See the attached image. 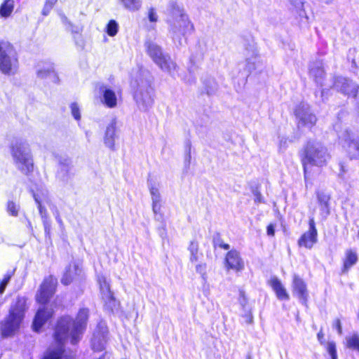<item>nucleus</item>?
I'll use <instances>...</instances> for the list:
<instances>
[{"label": "nucleus", "mask_w": 359, "mask_h": 359, "mask_svg": "<svg viewBox=\"0 0 359 359\" xmlns=\"http://www.w3.org/2000/svg\"><path fill=\"white\" fill-rule=\"evenodd\" d=\"M88 317V310L82 309L79 311L74 321L68 316L62 318L58 321L55 332V339L59 347L56 350H48L43 359H68L63 355L62 345L68 340H70L72 344L80 340L81 335L86 328Z\"/></svg>", "instance_id": "obj_1"}, {"label": "nucleus", "mask_w": 359, "mask_h": 359, "mask_svg": "<svg viewBox=\"0 0 359 359\" xmlns=\"http://www.w3.org/2000/svg\"><path fill=\"white\" fill-rule=\"evenodd\" d=\"M333 88L349 97H355L358 92V85L345 77L339 76L334 80Z\"/></svg>", "instance_id": "obj_12"}, {"label": "nucleus", "mask_w": 359, "mask_h": 359, "mask_svg": "<svg viewBox=\"0 0 359 359\" xmlns=\"http://www.w3.org/2000/svg\"><path fill=\"white\" fill-rule=\"evenodd\" d=\"M267 235L270 236H273L275 234V226L273 224H270L267 226L266 229Z\"/></svg>", "instance_id": "obj_45"}, {"label": "nucleus", "mask_w": 359, "mask_h": 359, "mask_svg": "<svg viewBox=\"0 0 359 359\" xmlns=\"http://www.w3.org/2000/svg\"><path fill=\"white\" fill-rule=\"evenodd\" d=\"M334 328H335L338 333L341 334L342 333L341 324L339 319H336L333 324Z\"/></svg>", "instance_id": "obj_42"}, {"label": "nucleus", "mask_w": 359, "mask_h": 359, "mask_svg": "<svg viewBox=\"0 0 359 359\" xmlns=\"http://www.w3.org/2000/svg\"><path fill=\"white\" fill-rule=\"evenodd\" d=\"M217 245L219 248H223V249H224V250H229V248H230V246H229V244L224 243L222 241H218L217 242Z\"/></svg>", "instance_id": "obj_47"}, {"label": "nucleus", "mask_w": 359, "mask_h": 359, "mask_svg": "<svg viewBox=\"0 0 359 359\" xmlns=\"http://www.w3.org/2000/svg\"><path fill=\"white\" fill-rule=\"evenodd\" d=\"M57 285L56 278L53 276L46 278L42 283L39 292L36 294V300L41 304H46L53 296Z\"/></svg>", "instance_id": "obj_13"}, {"label": "nucleus", "mask_w": 359, "mask_h": 359, "mask_svg": "<svg viewBox=\"0 0 359 359\" xmlns=\"http://www.w3.org/2000/svg\"><path fill=\"white\" fill-rule=\"evenodd\" d=\"M121 6L130 12L139 11L142 7V0H118Z\"/></svg>", "instance_id": "obj_26"}, {"label": "nucleus", "mask_w": 359, "mask_h": 359, "mask_svg": "<svg viewBox=\"0 0 359 359\" xmlns=\"http://www.w3.org/2000/svg\"><path fill=\"white\" fill-rule=\"evenodd\" d=\"M118 29V25L115 20H110L107 26V33L110 36H115Z\"/></svg>", "instance_id": "obj_33"}, {"label": "nucleus", "mask_w": 359, "mask_h": 359, "mask_svg": "<svg viewBox=\"0 0 359 359\" xmlns=\"http://www.w3.org/2000/svg\"><path fill=\"white\" fill-rule=\"evenodd\" d=\"M19 208V205L13 201L8 202L7 211L11 215L16 217L18 215Z\"/></svg>", "instance_id": "obj_34"}, {"label": "nucleus", "mask_w": 359, "mask_h": 359, "mask_svg": "<svg viewBox=\"0 0 359 359\" xmlns=\"http://www.w3.org/2000/svg\"><path fill=\"white\" fill-rule=\"evenodd\" d=\"M11 276H12V274L11 273H6L4 276L2 281L0 283V294L4 293L8 283H9V281L11 280Z\"/></svg>", "instance_id": "obj_36"}, {"label": "nucleus", "mask_w": 359, "mask_h": 359, "mask_svg": "<svg viewBox=\"0 0 359 359\" xmlns=\"http://www.w3.org/2000/svg\"><path fill=\"white\" fill-rule=\"evenodd\" d=\"M145 46L147 54L152 59L154 62L158 65L161 70L173 76L177 71L178 67L170 55L163 53L161 48L154 43L147 42Z\"/></svg>", "instance_id": "obj_7"}, {"label": "nucleus", "mask_w": 359, "mask_h": 359, "mask_svg": "<svg viewBox=\"0 0 359 359\" xmlns=\"http://www.w3.org/2000/svg\"><path fill=\"white\" fill-rule=\"evenodd\" d=\"M346 346L349 348H353L359 351V336L354 334L346 337Z\"/></svg>", "instance_id": "obj_31"}, {"label": "nucleus", "mask_w": 359, "mask_h": 359, "mask_svg": "<svg viewBox=\"0 0 359 359\" xmlns=\"http://www.w3.org/2000/svg\"><path fill=\"white\" fill-rule=\"evenodd\" d=\"M324 70L320 65H315L310 69V75L316 83H320L324 76Z\"/></svg>", "instance_id": "obj_29"}, {"label": "nucleus", "mask_w": 359, "mask_h": 359, "mask_svg": "<svg viewBox=\"0 0 359 359\" xmlns=\"http://www.w3.org/2000/svg\"><path fill=\"white\" fill-rule=\"evenodd\" d=\"M340 143L350 159L359 160V137L350 130H345L339 135Z\"/></svg>", "instance_id": "obj_9"}, {"label": "nucleus", "mask_w": 359, "mask_h": 359, "mask_svg": "<svg viewBox=\"0 0 359 359\" xmlns=\"http://www.w3.org/2000/svg\"><path fill=\"white\" fill-rule=\"evenodd\" d=\"M323 337V334L322 333V332H319L318 333V339L320 341Z\"/></svg>", "instance_id": "obj_52"}, {"label": "nucleus", "mask_w": 359, "mask_h": 359, "mask_svg": "<svg viewBox=\"0 0 359 359\" xmlns=\"http://www.w3.org/2000/svg\"><path fill=\"white\" fill-rule=\"evenodd\" d=\"M252 316H249V317H248V323H252Z\"/></svg>", "instance_id": "obj_53"}, {"label": "nucleus", "mask_w": 359, "mask_h": 359, "mask_svg": "<svg viewBox=\"0 0 359 359\" xmlns=\"http://www.w3.org/2000/svg\"><path fill=\"white\" fill-rule=\"evenodd\" d=\"M27 309V299L19 297L9 310L8 316L1 323V332L4 337L13 334L19 328Z\"/></svg>", "instance_id": "obj_4"}, {"label": "nucleus", "mask_w": 359, "mask_h": 359, "mask_svg": "<svg viewBox=\"0 0 359 359\" xmlns=\"http://www.w3.org/2000/svg\"><path fill=\"white\" fill-rule=\"evenodd\" d=\"M72 114L76 120H80L81 114L78 104L76 103H72L70 106Z\"/></svg>", "instance_id": "obj_38"}, {"label": "nucleus", "mask_w": 359, "mask_h": 359, "mask_svg": "<svg viewBox=\"0 0 359 359\" xmlns=\"http://www.w3.org/2000/svg\"><path fill=\"white\" fill-rule=\"evenodd\" d=\"M57 0H46V4L53 6L55 4V3L57 2Z\"/></svg>", "instance_id": "obj_49"}, {"label": "nucleus", "mask_w": 359, "mask_h": 359, "mask_svg": "<svg viewBox=\"0 0 359 359\" xmlns=\"http://www.w3.org/2000/svg\"><path fill=\"white\" fill-rule=\"evenodd\" d=\"M7 44V43L0 42V52L1 51V48H5Z\"/></svg>", "instance_id": "obj_51"}, {"label": "nucleus", "mask_w": 359, "mask_h": 359, "mask_svg": "<svg viewBox=\"0 0 359 359\" xmlns=\"http://www.w3.org/2000/svg\"><path fill=\"white\" fill-rule=\"evenodd\" d=\"M148 187L152 201V210L155 218L158 220L161 219V196L159 191L160 184L153 179L148 180Z\"/></svg>", "instance_id": "obj_11"}, {"label": "nucleus", "mask_w": 359, "mask_h": 359, "mask_svg": "<svg viewBox=\"0 0 359 359\" xmlns=\"http://www.w3.org/2000/svg\"><path fill=\"white\" fill-rule=\"evenodd\" d=\"M239 302H240L241 305L244 308L247 303V299H246L243 292H241V294H240Z\"/></svg>", "instance_id": "obj_46"}, {"label": "nucleus", "mask_w": 359, "mask_h": 359, "mask_svg": "<svg viewBox=\"0 0 359 359\" xmlns=\"http://www.w3.org/2000/svg\"><path fill=\"white\" fill-rule=\"evenodd\" d=\"M292 294L297 297L302 304H306L309 297L307 286L304 280L297 275H294L292 283Z\"/></svg>", "instance_id": "obj_17"}, {"label": "nucleus", "mask_w": 359, "mask_h": 359, "mask_svg": "<svg viewBox=\"0 0 359 359\" xmlns=\"http://www.w3.org/2000/svg\"><path fill=\"white\" fill-rule=\"evenodd\" d=\"M91 342L92 347L95 351H100L104 348L107 342V331L104 326L102 327L101 332L94 333Z\"/></svg>", "instance_id": "obj_24"}, {"label": "nucleus", "mask_w": 359, "mask_h": 359, "mask_svg": "<svg viewBox=\"0 0 359 359\" xmlns=\"http://www.w3.org/2000/svg\"><path fill=\"white\" fill-rule=\"evenodd\" d=\"M358 261V255L356 252L353 250H347L345 253V258L344 259V269L343 271L345 272L353 266Z\"/></svg>", "instance_id": "obj_27"}, {"label": "nucleus", "mask_w": 359, "mask_h": 359, "mask_svg": "<svg viewBox=\"0 0 359 359\" xmlns=\"http://www.w3.org/2000/svg\"><path fill=\"white\" fill-rule=\"evenodd\" d=\"M53 315V311L48 309H39L35 316L33 322V329L36 332H39L46 320Z\"/></svg>", "instance_id": "obj_21"}, {"label": "nucleus", "mask_w": 359, "mask_h": 359, "mask_svg": "<svg viewBox=\"0 0 359 359\" xmlns=\"http://www.w3.org/2000/svg\"><path fill=\"white\" fill-rule=\"evenodd\" d=\"M341 172L339 173L340 176H342L344 173H345L346 170L344 169V166L343 165H341Z\"/></svg>", "instance_id": "obj_50"}, {"label": "nucleus", "mask_w": 359, "mask_h": 359, "mask_svg": "<svg viewBox=\"0 0 359 359\" xmlns=\"http://www.w3.org/2000/svg\"><path fill=\"white\" fill-rule=\"evenodd\" d=\"M116 137V120L113 118L107 126L104 136V143L106 147L111 150L115 148V139Z\"/></svg>", "instance_id": "obj_20"}, {"label": "nucleus", "mask_w": 359, "mask_h": 359, "mask_svg": "<svg viewBox=\"0 0 359 359\" xmlns=\"http://www.w3.org/2000/svg\"><path fill=\"white\" fill-rule=\"evenodd\" d=\"M326 350L332 359H337L336 344L334 341H329L327 344Z\"/></svg>", "instance_id": "obj_35"}, {"label": "nucleus", "mask_w": 359, "mask_h": 359, "mask_svg": "<svg viewBox=\"0 0 359 359\" xmlns=\"http://www.w3.org/2000/svg\"><path fill=\"white\" fill-rule=\"evenodd\" d=\"M191 154L190 151H189L185 156V164L186 166H189L190 162H191Z\"/></svg>", "instance_id": "obj_48"}, {"label": "nucleus", "mask_w": 359, "mask_h": 359, "mask_svg": "<svg viewBox=\"0 0 359 359\" xmlns=\"http://www.w3.org/2000/svg\"><path fill=\"white\" fill-rule=\"evenodd\" d=\"M196 271L197 273H200L203 278H205L206 276V264H198L196 266Z\"/></svg>", "instance_id": "obj_40"}, {"label": "nucleus", "mask_w": 359, "mask_h": 359, "mask_svg": "<svg viewBox=\"0 0 359 359\" xmlns=\"http://www.w3.org/2000/svg\"><path fill=\"white\" fill-rule=\"evenodd\" d=\"M225 262L228 269L239 271L244 268V262L236 250L229 251L226 255Z\"/></svg>", "instance_id": "obj_19"}, {"label": "nucleus", "mask_w": 359, "mask_h": 359, "mask_svg": "<svg viewBox=\"0 0 359 359\" xmlns=\"http://www.w3.org/2000/svg\"><path fill=\"white\" fill-rule=\"evenodd\" d=\"M97 282L100 285L102 299L104 300L106 306L109 309L112 310L113 308L116 306V300L110 290L109 284L106 277L104 276H99L97 278Z\"/></svg>", "instance_id": "obj_16"}, {"label": "nucleus", "mask_w": 359, "mask_h": 359, "mask_svg": "<svg viewBox=\"0 0 359 359\" xmlns=\"http://www.w3.org/2000/svg\"><path fill=\"white\" fill-rule=\"evenodd\" d=\"M135 89L134 99L140 110L146 111L154 103V88L150 82L142 76L132 81Z\"/></svg>", "instance_id": "obj_6"}, {"label": "nucleus", "mask_w": 359, "mask_h": 359, "mask_svg": "<svg viewBox=\"0 0 359 359\" xmlns=\"http://www.w3.org/2000/svg\"><path fill=\"white\" fill-rule=\"evenodd\" d=\"M11 156L16 168L27 174L33 170V160L28 142L23 139H15L11 145Z\"/></svg>", "instance_id": "obj_5"}, {"label": "nucleus", "mask_w": 359, "mask_h": 359, "mask_svg": "<svg viewBox=\"0 0 359 359\" xmlns=\"http://www.w3.org/2000/svg\"><path fill=\"white\" fill-rule=\"evenodd\" d=\"M290 3L294 6V8L297 10V12L302 15V12H303L304 3L302 0H290Z\"/></svg>", "instance_id": "obj_37"}, {"label": "nucleus", "mask_w": 359, "mask_h": 359, "mask_svg": "<svg viewBox=\"0 0 359 359\" xmlns=\"http://www.w3.org/2000/svg\"><path fill=\"white\" fill-rule=\"evenodd\" d=\"M53 6L47 4L45 3L43 8L42 10V14L43 15H48V13H50V11L53 8Z\"/></svg>", "instance_id": "obj_44"}, {"label": "nucleus", "mask_w": 359, "mask_h": 359, "mask_svg": "<svg viewBox=\"0 0 359 359\" xmlns=\"http://www.w3.org/2000/svg\"><path fill=\"white\" fill-rule=\"evenodd\" d=\"M57 221H58V222H61V219H60L57 218Z\"/></svg>", "instance_id": "obj_54"}, {"label": "nucleus", "mask_w": 359, "mask_h": 359, "mask_svg": "<svg viewBox=\"0 0 359 359\" xmlns=\"http://www.w3.org/2000/svg\"><path fill=\"white\" fill-rule=\"evenodd\" d=\"M34 198L36 203L38 205V209L41 217L42 219V222L44 226V230L46 233L49 234L50 231V222L49 219L48 214L46 208L43 205V203L49 204L50 199L48 196L47 194L41 193L34 194Z\"/></svg>", "instance_id": "obj_14"}, {"label": "nucleus", "mask_w": 359, "mask_h": 359, "mask_svg": "<svg viewBox=\"0 0 359 359\" xmlns=\"http://www.w3.org/2000/svg\"><path fill=\"white\" fill-rule=\"evenodd\" d=\"M168 23L172 39L174 43L178 46L182 44V36L194 30V25L184 8L176 3H171L170 5Z\"/></svg>", "instance_id": "obj_2"}, {"label": "nucleus", "mask_w": 359, "mask_h": 359, "mask_svg": "<svg viewBox=\"0 0 359 359\" xmlns=\"http://www.w3.org/2000/svg\"><path fill=\"white\" fill-rule=\"evenodd\" d=\"M148 18L149 20L151 22H156L158 21V17L154 8H151L149 9Z\"/></svg>", "instance_id": "obj_39"}, {"label": "nucleus", "mask_w": 359, "mask_h": 359, "mask_svg": "<svg viewBox=\"0 0 359 359\" xmlns=\"http://www.w3.org/2000/svg\"><path fill=\"white\" fill-rule=\"evenodd\" d=\"M294 114L298 119L299 127L312 128L316 123V116L311 112L309 105L301 103L297 106Z\"/></svg>", "instance_id": "obj_10"}, {"label": "nucleus", "mask_w": 359, "mask_h": 359, "mask_svg": "<svg viewBox=\"0 0 359 359\" xmlns=\"http://www.w3.org/2000/svg\"><path fill=\"white\" fill-rule=\"evenodd\" d=\"M14 8V0H4L0 6V16L1 18L9 17Z\"/></svg>", "instance_id": "obj_28"}, {"label": "nucleus", "mask_w": 359, "mask_h": 359, "mask_svg": "<svg viewBox=\"0 0 359 359\" xmlns=\"http://www.w3.org/2000/svg\"><path fill=\"white\" fill-rule=\"evenodd\" d=\"M81 272L82 270L79 265L76 264H74L72 266L69 265L61 279L62 283L65 285H69L72 281L80 276Z\"/></svg>", "instance_id": "obj_22"}, {"label": "nucleus", "mask_w": 359, "mask_h": 359, "mask_svg": "<svg viewBox=\"0 0 359 359\" xmlns=\"http://www.w3.org/2000/svg\"><path fill=\"white\" fill-rule=\"evenodd\" d=\"M269 284L275 292L278 299L286 301L290 299L289 294L279 279L277 278H272L269 281Z\"/></svg>", "instance_id": "obj_23"}, {"label": "nucleus", "mask_w": 359, "mask_h": 359, "mask_svg": "<svg viewBox=\"0 0 359 359\" xmlns=\"http://www.w3.org/2000/svg\"><path fill=\"white\" fill-rule=\"evenodd\" d=\"M254 196H255V202L257 203H262L263 202V198L261 195V194L258 191H254Z\"/></svg>", "instance_id": "obj_43"}, {"label": "nucleus", "mask_w": 359, "mask_h": 359, "mask_svg": "<svg viewBox=\"0 0 359 359\" xmlns=\"http://www.w3.org/2000/svg\"><path fill=\"white\" fill-rule=\"evenodd\" d=\"M18 69V60L13 48L8 43L0 52V71L4 74H14Z\"/></svg>", "instance_id": "obj_8"}, {"label": "nucleus", "mask_w": 359, "mask_h": 359, "mask_svg": "<svg viewBox=\"0 0 359 359\" xmlns=\"http://www.w3.org/2000/svg\"><path fill=\"white\" fill-rule=\"evenodd\" d=\"M309 228L299 238L298 243L300 246L311 249L317 242V229L315 226L313 217L309 219Z\"/></svg>", "instance_id": "obj_18"}, {"label": "nucleus", "mask_w": 359, "mask_h": 359, "mask_svg": "<svg viewBox=\"0 0 359 359\" xmlns=\"http://www.w3.org/2000/svg\"><path fill=\"white\" fill-rule=\"evenodd\" d=\"M99 93L102 95V102L109 108H114L117 106L118 95L108 85L101 83L97 86Z\"/></svg>", "instance_id": "obj_15"}, {"label": "nucleus", "mask_w": 359, "mask_h": 359, "mask_svg": "<svg viewBox=\"0 0 359 359\" xmlns=\"http://www.w3.org/2000/svg\"><path fill=\"white\" fill-rule=\"evenodd\" d=\"M61 20L62 21V22L67 25V29H69V31H71L73 33H79L81 32L82 29L81 27H79V26H74L69 21V20L67 19V18L66 16H65L64 15H61Z\"/></svg>", "instance_id": "obj_32"}, {"label": "nucleus", "mask_w": 359, "mask_h": 359, "mask_svg": "<svg viewBox=\"0 0 359 359\" xmlns=\"http://www.w3.org/2000/svg\"><path fill=\"white\" fill-rule=\"evenodd\" d=\"M318 199L319 203L321 205H323L325 207L327 206V203H328L329 198L325 195L318 194Z\"/></svg>", "instance_id": "obj_41"}, {"label": "nucleus", "mask_w": 359, "mask_h": 359, "mask_svg": "<svg viewBox=\"0 0 359 359\" xmlns=\"http://www.w3.org/2000/svg\"><path fill=\"white\" fill-rule=\"evenodd\" d=\"M188 250L190 252V261L191 262H196L198 260V243L192 241L190 242Z\"/></svg>", "instance_id": "obj_30"}, {"label": "nucleus", "mask_w": 359, "mask_h": 359, "mask_svg": "<svg viewBox=\"0 0 359 359\" xmlns=\"http://www.w3.org/2000/svg\"><path fill=\"white\" fill-rule=\"evenodd\" d=\"M36 76L40 79H46L48 78H53L55 81V73L53 66L51 64L46 63L39 65L36 70Z\"/></svg>", "instance_id": "obj_25"}, {"label": "nucleus", "mask_w": 359, "mask_h": 359, "mask_svg": "<svg viewBox=\"0 0 359 359\" xmlns=\"http://www.w3.org/2000/svg\"><path fill=\"white\" fill-rule=\"evenodd\" d=\"M330 159V155L325 147L318 142H309L305 146L302 158L305 180L308 178L309 165L323 167Z\"/></svg>", "instance_id": "obj_3"}]
</instances>
